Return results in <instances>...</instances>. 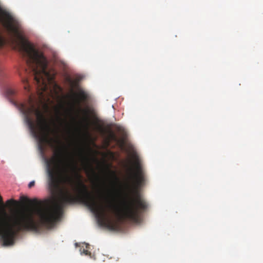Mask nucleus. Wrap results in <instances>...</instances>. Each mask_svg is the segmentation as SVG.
<instances>
[{
    "mask_svg": "<svg viewBox=\"0 0 263 263\" xmlns=\"http://www.w3.org/2000/svg\"><path fill=\"white\" fill-rule=\"evenodd\" d=\"M109 138L111 140L114 141H117L118 138L116 135L112 132H110L109 135Z\"/></svg>",
    "mask_w": 263,
    "mask_h": 263,
    "instance_id": "nucleus-7",
    "label": "nucleus"
},
{
    "mask_svg": "<svg viewBox=\"0 0 263 263\" xmlns=\"http://www.w3.org/2000/svg\"><path fill=\"white\" fill-rule=\"evenodd\" d=\"M34 184H35V181H31L29 184H28V187L29 188H31L32 187V186H33L34 185Z\"/></svg>",
    "mask_w": 263,
    "mask_h": 263,
    "instance_id": "nucleus-12",
    "label": "nucleus"
},
{
    "mask_svg": "<svg viewBox=\"0 0 263 263\" xmlns=\"http://www.w3.org/2000/svg\"><path fill=\"white\" fill-rule=\"evenodd\" d=\"M48 176L49 178V184L51 187L58 188L59 183L54 168L49 167L48 169Z\"/></svg>",
    "mask_w": 263,
    "mask_h": 263,
    "instance_id": "nucleus-3",
    "label": "nucleus"
},
{
    "mask_svg": "<svg viewBox=\"0 0 263 263\" xmlns=\"http://www.w3.org/2000/svg\"><path fill=\"white\" fill-rule=\"evenodd\" d=\"M80 156L81 157V160L83 164H84V166L85 167H91V165L89 163V160L87 156H86L84 153L83 149H81L80 153H79Z\"/></svg>",
    "mask_w": 263,
    "mask_h": 263,
    "instance_id": "nucleus-4",
    "label": "nucleus"
},
{
    "mask_svg": "<svg viewBox=\"0 0 263 263\" xmlns=\"http://www.w3.org/2000/svg\"><path fill=\"white\" fill-rule=\"evenodd\" d=\"M109 172L110 173V174L112 175V176H113V177L116 181L118 180V178L117 177V176L114 172L109 171Z\"/></svg>",
    "mask_w": 263,
    "mask_h": 263,
    "instance_id": "nucleus-11",
    "label": "nucleus"
},
{
    "mask_svg": "<svg viewBox=\"0 0 263 263\" xmlns=\"http://www.w3.org/2000/svg\"><path fill=\"white\" fill-rule=\"evenodd\" d=\"M77 98L75 100V103L78 107V110L83 115L82 121L87 125L89 122V114L91 113V109L89 108H82L81 104H85L90 99L89 95L84 90L80 89L77 94Z\"/></svg>",
    "mask_w": 263,
    "mask_h": 263,
    "instance_id": "nucleus-2",
    "label": "nucleus"
},
{
    "mask_svg": "<svg viewBox=\"0 0 263 263\" xmlns=\"http://www.w3.org/2000/svg\"><path fill=\"white\" fill-rule=\"evenodd\" d=\"M69 81L70 82H71V80H70V79H69Z\"/></svg>",
    "mask_w": 263,
    "mask_h": 263,
    "instance_id": "nucleus-15",
    "label": "nucleus"
},
{
    "mask_svg": "<svg viewBox=\"0 0 263 263\" xmlns=\"http://www.w3.org/2000/svg\"><path fill=\"white\" fill-rule=\"evenodd\" d=\"M0 22L9 33L17 39L18 50L25 59L34 83L48 84L51 81L53 78L47 70V61L43 53L21 34L18 22L1 6ZM3 45L4 40L0 34V47Z\"/></svg>",
    "mask_w": 263,
    "mask_h": 263,
    "instance_id": "nucleus-1",
    "label": "nucleus"
},
{
    "mask_svg": "<svg viewBox=\"0 0 263 263\" xmlns=\"http://www.w3.org/2000/svg\"><path fill=\"white\" fill-rule=\"evenodd\" d=\"M89 248V245L88 244L86 245V249H83V253L86 255H90V252L88 250V249Z\"/></svg>",
    "mask_w": 263,
    "mask_h": 263,
    "instance_id": "nucleus-9",
    "label": "nucleus"
},
{
    "mask_svg": "<svg viewBox=\"0 0 263 263\" xmlns=\"http://www.w3.org/2000/svg\"><path fill=\"white\" fill-rule=\"evenodd\" d=\"M25 72H26V73H28V71H27V69H26V70H25Z\"/></svg>",
    "mask_w": 263,
    "mask_h": 263,
    "instance_id": "nucleus-14",
    "label": "nucleus"
},
{
    "mask_svg": "<svg viewBox=\"0 0 263 263\" xmlns=\"http://www.w3.org/2000/svg\"><path fill=\"white\" fill-rule=\"evenodd\" d=\"M24 202H28L29 204H30V203L36 204L37 203V200L36 199H33V200H31L28 199L27 198H25Z\"/></svg>",
    "mask_w": 263,
    "mask_h": 263,
    "instance_id": "nucleus-10",
    "label": "nucleus"
},
{
    "mask_svg": "<svg viewBox=\"0 0 263 263\" xmlns=\"http://www.w3.org/2000/svg\"><path fill=\"white\" fill-rule=\"evenodd\" d=\"M16 201L13 199L8 200L6 202V204L10 206H14L16 204Z\"/></svg>",
    "mask_w": 263,
    "mask_h": 263,
    "instance_id": "nucleus-8",
    "label": "nucleus"
},
{
    "mask_svg": "<svg viewBox=\"0 0 263 263\" xmlns=\"http://www.w3.org/2000/svg\"><path fill=\"white\" fill-rule=\"evenodd\" d=\"M3 70V67H2V65L0 64V76H1L2 74Z\"/></svg>",
    "mask_w": 263,
    "mask_h": 263,
    "instance_id": "nucleus-13",
    "label": "nucleus"
},
{
    "mask_svg": "<svg viewBox=\"0 0 263 263\" xmlns=\"http://www.w3.org/2000/svg\"><path fill=\"white\" fill-rule=\"evenodd\" d=\"M22 82L24 84V89L27 91H29L30 90V85L28 82V79L27 78H22Z\"/></svg>",
    "mask_w": 263,
    "mask_h": 263,
    "instance_id": "nucleus-5",
    "label": "nucleus"
},
{
    "mask_svg": "<svg viewBox=\"0 0 263 263\" xmlns=\"http://www.w3.org/2000/svg\"><path fill=\"white\" fill-rule=\"evenodd\" d=\"M6 93L9 97L11 98L15 95L16 91L14 88H9L7 89Z\"/></svg>",
    "mask_w": 263,
    "mask_h": 263,
    "instance_id": "nucleus-6",
    "label": "nucleus"
}]
</instances>
